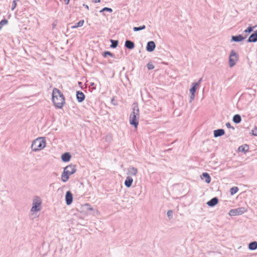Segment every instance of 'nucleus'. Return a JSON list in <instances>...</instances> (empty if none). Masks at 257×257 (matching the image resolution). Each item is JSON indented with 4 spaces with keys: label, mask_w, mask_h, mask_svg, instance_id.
<instances>
[{
    "label": "nucleus",
    "mask_w": 257,
    "mask_h": 257,
    "mask_svg": "<svg viewBox=\"0 0 257 257\" xmlns=\"http://www.w3.org/2000/svg\"><path fill=\"white\" fill-rule=\"evenodd\" d=\"M65 200L67 205H70L73 201V195L70 191H68L65 195Z\"/></svg>",
    "instance_id": "9"
},
{
    "label": "nucleus",
    "mask_w": 257,
    "mask_h": 257,
    "mask_svg": "<svg viewBox=\"0 0 257 257\" xmlns=\"http://www.w3.org/2000/svg\"><path fill=\"white\" fill-rule=\"evenodd\" d=\"M84 20H80V21H79L78 23H76L75 25H73L71 27V28L72 29H76L77 28H78V27H82L83 24H84Z\"/></svg>",
    "instance_id": "22"
},
{
    "label": "nucleus",
    "mask_w": 257,
    "mask_h": 257,
    "mask_svg": "<svg viewBox=\"0 0 257 257\" xmlns=\"http://www.w3.org/2000/svg\"><path fill=\"white\" fill-rule=\"evenodd\" d=\"M238 191V188L237 187H233L230 188V194L233 195L236 193L237 191Z\"/></svg>",
    "instance_id": "26"
},
{
    "label": "nucleus",
    "mask_w": 257,
    "mask_h": 257,
    "mask_svg": "<svg viewBox=\"0 0 257 257\" xmlns=\"http://www.w3.org/2000/svg\"><path fill=\"white\" fill-rule=\"evenodd\" d=\"M202 176L205 179V181L207 183H209L211 181V178L207 173H203Z\"/></svg>",
    "instance_id": "21"
},
{
    "label": "nucleus",
    "mask_w": 257,
    "mask_h": 257,
    "mask_svg": "<svg viewBox=\"0 0 257 257\" xmlns=\"http://www.w3.org/2000/svg\"><path fill=\"white\" fill-rule=\"evenodd\" d=\"M226 126L228 128H231L232 129H234V127L231 126V124L229 122H227L226 123Z\"/></svg>",
    "instance_id": "38"
},
{
    "label": "nucleus",
    "mask_w": 257,
    "mask_h": 257,
    "mask_svg": "<svg viewBox=\"0 0 257 257\" xmlns=\"http://www.w3.org/2000/svg\"><path fill=\"white\" fill-rule=\"evenodd\" d=\"M133 182V178L131 177L130 176H128L127 177H126V179L124 181V185L126 187L129 188L132 186Z\"/></svg>",
    "instance_id": "14"
},
{
    "label": "nucleus",
    "mask_w": 257,
    "mask_h": 257,
    "mask_svg": "<svg viewBox=\"0 0 257 257\" xmlns=\"http://www.w3.org/2000/svg\"><path fill=\"white\" fill-rule=\"evenodd\" d=\"M104 11H108L109 12H111L112 11V9H110V8H104L103 9H102L100 11V13H102Z\"/></svg>",
    "instance_id": "30"
},
{
    "label": "nucleus",
    "mask_w": 257,
    "mask_h": 257,
    "mask_svg": "<svg viewBox=\"0 0 257 257\" xmlns=\"http://www.w3.org/2000/svg\"><path fill=\"white\" fill-rule=\"evenodd\" d=\"M66 4H68L70 0H64Z\"/></svg>",
    "instance_id": "41"
},
{
    "label": "nucleus",
    "mask_w": 257,
    "mask_h": 257,
    "mask_svg": "<svg viewBox=\"0 0 257 257\" xmlns=\"http://www.w3.org/2000/svg\"><path fill=\"white\" fill-rule=\"evenodd\" d=\"M107 56H110L112 57V54L110 52H109L108 51H106V52H105L104 53L103 56L106 57Z\"/></svg>",
    "instance_id": "34"
},
{
    "label": "nucleus",
    "mask_w": 257,
    "mask_h": 257,
    "mask_svg": "<svg viewBox=\"0 0 257 257\" xmlns=\"http://www.w3.org/2000/svg\"><path fill=\"white\" fill-rule=\"evenodd\" d=\"M195 94H191V96L190 97V102H191L194 99Z\"/></svg>",
    "instance_id": "37"
},
{
    "label": "nucleus",
    "mask_w": 257,
    "mask_h": 257,
    "mask_svg": "<svg viewBox=\"0 0 257 257\" xmlns=\"http://www.w3.org/2000/svg\"><path fill=\"white\" fill-rule=\"evenodd\" d=\"M239 56L238 54L234 51L231 50L229 56L228 65L230 68L235 65L238 61Z\"/></svg>",
    "instance_id": "7"
},
{
    "label": "nucleus",
    "mask_w": 257,
    "mask_h": 257,
    "mask_svg": "<svg viewBox=\"0 0 257 257\" xmlns=\"http://www.w3.org/2000/svg\"><path fill=\"white\" fill-rule=\"evenodd\" d=\"M42 199L39 196H35L32 200V205L30 210V215L33 218L38 216L36 213L42 209Z\"/></svg>",
    "instance_id": "2"
},
{
    "label": "nucleus",
    "mask_w": 257,
    "mask_h": 257,
    "mask_svg": "<svg viewBox=\"0 0 257 257\" xmlns=\"http://www.w3.org/2000/svg\"><path fill=\"white\" fill-rule=\"evenodd\" d=\"M138 173V169L134 167H131L128 168L127 174L133 176H136Z\"/></svg>",
    "instance_id": "11"
},
{
    "label": "nucleus",
    "mask_w": 257,
    "mask_h": 257,
    "mask_svg": "<svg viewBox=\"0 0 257 257\" xmlns=\"http://www.w3.org/2000/svg\"><path fill=\"white\" fill-rule=\"evenodd\" d=\"M110 42L111 43V47L112 48H116L118 45V42L117 41H115V40H110Z\"/></svg>",
    "instance_id": "29"
},
{
    "label": "nucleus",
    "mask_w": 257,
    "mask_h": 257,
    "mask_svg": "<svg viewBox=\"0 0 257 257\" xmlns=\"http://www.w3.org/2000/svg\"><path fill=\"white\" fill-rule=\"evenodd\" d=\"M17 6L16 1H13L12 3V10L13 11L16 8Z\"/></svg>",
    "instance_id": "35"
},
{
    "label": "nucleus",
    "mask_w": 257,
    "mask_h": 257,
    "mask_svg": "<svg viewBox=\"0 0 257 257\" xmlns=\"http://www.w3.org/2000/svg\"><path fill=\"white\" fill-rule=\"evenodd\" d=\"M83 7H84L86 9L88 10L89 9V7L87 5H85V4H83Z\"/></svg>",
    "instance_id": "40"
},
{
    "label": "nucleus",
    "mask_w": 257,
    "mask_h": 257,
    "mask_svg": "<svg viewBox=\"0 0 257 257\" xmlns=\"http://www.w3.org/2000/svg\"><path fill=\"white\" fill-rule=\"evenodd\" d=\"M76 171V169L75 165H70L65 167L61 175L62 181L66 182L69 180L70 176L74 174Z\"/></svg>",
    "instance_id": "4"
},
{
    "label": "nucleus",
    "mask_w": 257,
    "mask_h": 257,
    "mask_svg": "<svg viewBox=\"0 0 257 257\" xmlns=\"http://www.w3.org/2000/svg\"><path fill=\"white\" fill-rule=\"evenodd\" d=\"M218 202V199L217 197H214L207 202V204L210 207H213L216 205Z\"/></svg>",
    "instance_id": "12"
},
{
    "label": "nucleus",
    "mask_w": 257,
    "mask_h": 257,
    "mask_svg": "<svg viewBox=\"0 0 257 257\" xmlns=\"http://www.w3.org/2000/svg\"><path fill=\"white\" fill-rule=\"evenodd\" d=\"M241 120L240 116L239 114H235L233 117V121L236 123H239Z\"/></svg>",
    "instance_id": "25"
},
{
    "label": "nucleus",
    "mask_w": 257,
    "mask_h": 257,
    "mask_svg": "<svg viewBox=\"0 0 257 257\" xmlns=\"http://www.w3.org/2000/svg\"><path fill=\"white\" fill-rule=\"evenodd\" d=\"M140 118L139 109L137 104H133V111L130 116V123L134 125L136 128L137 127L139 124V119Z\"/></svg>",
    "instance_id": "3"
},
{
    "label": "nucleus",
    "mask_w": 257,
    "mask_h": 257,
    "mask_svg": "<svg viewBox=\"0 0 257 257\" xmlns=\"http://www.w3.org/2000/svg\"><path fill=\"white\" fill-rule=\"evenodd\" d=\"M252 134L253 136H257V125L252 130Z\"/></svg>",
    "instance_id": "32"
},
{
    "label": "nucleus",
    "mask_w": 257,
    "mask_h": 257,
    "mask_svg": "<svg viewBox=\"0 0 257 257\" xmlns=\"http://www.w3.org/2000/svg\"><path fill=\"white\" fill-rule=\"evenodd\" d=\"M147 68L149 70H152L154 68V66L153 65V64H152L151 63H149L147 64Z\"/></svg>",
    "instance_id": "33"
},
{
    "label": "nucleus",
    "mask_w": 257,
    "mask_h": 257,
    "mask_svg": "<svg viewBox=\"0 0 257 257\" xmlns=\"http://www.w3.org/2000/svg\"><path fill=\"white\" fill-rule=\"evenodd\" d=\"M61 159L64 162H68L71 159V155L69 153H65L62 155Z\"/></svg>",
    "instance_id": "16"
},
{
    "label": "nucleus",
    "mask_w": 257,
    "mask_h": 257,
    "mask_svg": "<svg viewBox=\"0 0 257 257\" xmlns=\"http://www.w3.org/2000/svg\"><path fill=\"white\" fill-rule=\"evenodd\" d=\"M198 87V84H195V83H192V87L189 90L190 93L195 94V91Z\"/></svg>",
    "instance_id": "20"
},
{
    "label": "nucleus",
    "mask_w": 257,
    "mask_h": 257,
    "mask_svg": "<svg viewBox=\"0 0 257 257\" xmlns=\"http://www.w3.org/2000/svg\"><path fill=\"white\" fill-rule=\"evenodd\" d=\"M96 1H97V2H100V0H95V2H96Z\"/></svg>",
    "instance_id": "43"
},
{
    "label": "nucleus",
    "mask_w": 257,
    "mask_h": 257,
    "mask_svg": "<svg viewBox=\"0 0 257 257\" xmlns=\"http://www.w3.org/2000/svg\"><path fill=\"white\" fill-rule=\"evenodd\" d=\"M145 28H146V26L145 25H143L139 27H134L133 30L135 32H136V31H139L144 30Z\"/></svg>",
    "instance_id": "27"
},
{
    "label": "nucleus",
    "mask_w": 257,
    "mask_h": 257,
    "mask_svg": "<svg viewBox=\"0 0 257 257\" xmlns=\"http://www.w3.org/2000/svg\"><path fill=\"white\" fill-rule=\"evenodd\" d=\"M232 40L234 42H240L244 39V38L240 35L232 36Z\"/></svg>",
    "instance_id": "19"
},
{
    "label": "nucleus",
    "mask_w": 257,
    "mask_h": 257,
    "mask_svg": "<svg viewBox=\"0 0 257 257\" xmlns=\"http://www.w3.org/2000/svg\"><path fill=\"white\" fill-rule=\"evenodd\" d=\"M167 215L169 217H172L173 215V211L171 210L168 211Z\"/></svg>",
    "instance_id": "36"
},
{
    "label": "nucleus",
    "mask_w": 257,
    "mask_h": 257,
    "mask_svg": "<svg viewBox=\"0 0 257 257\" xmlns=\"http://www.w3.org/2000/svg\"><path fill=\"white\" fill-rule=\"evenodd\" d=\"M156 47V44L154 41H150L148 42L147 47H146V50L148 52H152L153 51Z\"/></svg>",
    "instance_id": "10"
},
{
    "label": "nucleus",
    "mask_w": 257,
    "mask_h": 257,
    "mask_svg": "<svg viewBox=\"0 0 257 257\" xmlns=\"http://www.w3.org/2000/svg\"><path fill=\"white\" fill-rule=\"evenodd\" d=\"M52 101L55 106L61 108L65 103V99L61 92L57 88H54L52 93Z\"/></svg>",
    "instance_id": "1"
},
{
    "label": "nucleus",
    "mask_w": 257,
    "mask_h": 257,
    "mask_svg": "<svg viewBox=\"0 0 257 257\" xmlns=\"http://www.w3.org/2000/svg\"><path fill=\"white\" fill-rule=\"evenodd\" d=\"M225 132L223 129L214 130L213 132L214 136L215 138L220 137L224 134Z\"/></svg>",
    "instance_id": "15"
},
{
    "label": "nucleus",
    "mask_w": 257,
    "mask_h": 257,
    "mask_svg": "<svg viewBox=\"0 0 257 257\" xmlns=\"http://www.w3.org/2000/svg\"><path fill=\"white\" fill-rule=\"evenodd\" d=\"M76 97L78 101L81 102L84 100L85 95L83 92L80 91H77Z\"/></svg>",
    "instance_id": "13"
},
{
    "label": "nucleus",
    "mask_w": 257,
    "mask_h": 257,
    "mask_svg": "<svg viewBox=\"0 0 257 257\" xmlns=\"http://www.w3.org/2000/svg\"><path fill=\"white\" fill-rule=\"evenodd\" d=\"M257 41V33H254L251 34L248 39L249 42H255Z\"/></svg>",
    "instance_id": "18"
},
{
    "label": "nucleus",
    "mask_w": 257,
    "mask_h": 257,
    "mask_svg": "<svg viewBox=\"0 0 257 257\" xmlns=\"http://www.w3.org/2000/svg\"><path fill=\"white\" fill-rule=\"evenodd\" d=\"M80 210L86 215H92L95 216L99 214V211L97 209L93 208L90 204L87 203L82 205L80 207Z\"/></svg>",
    "instance_id": "6"
},
{
    "label": "nucleus",
    "mask_w": 257,
    "mask_h": 257,
    "mask_svg": "<svg viewBox=\"0 0 257 257\" xmlns=\"http://www.w3.org/2000/svg\"><path fill=\"white\" fill-rule=\"evenodd\" d=\"M125 46L129 49H133L135 47V44L133 42L126 40L125 42Z\"/></svg>",
    "instance_id": "17"
},
{
    "label": "nucleus",
    "mask_w": 257,
    "mask_h": 257,
    "mask_svg": "<svg viewBox=\"0 0 257 257\" xmlns=\"http://www.w3.org/2000/svg\"><path fill=\"white\" fill-rule=\"evenodd\" d=\"M93 2L95 3H99V2H95V0H92Z\"/></svg>",
    "instance_id": "42"
},
{
    "label": "nucleus",
    "mask_w": 257,
    "mask_h": 257,
    "mask_svg": "<svg viewBox=\"0 0 257 257\" xmlns=\"http://www.w3.org/2000/svg\"><path fill=\"white\" fill-rule=\"evenodd\" d=\"M239 152H246L248 150V146L247 145H244L240 146L238 149Z\"/></svg>",
    "instance_id": "23"
},
{
    "label": "nucleus",
    "mask_w": 257,
    "mask_h": 257,
    "mask_svg": "<svg viewBox=\"0 0 257 257\" xmlns=\"http://www.w3.org/2000/svg\"><path fill=\"white\" fill-rule=\"evenodd\" d=\"M8 23V21L5 19L3 20L0 22V30H2V28L4 26L7 25Z\"/></svg>",
    "instance_id": "28"
},
{
    "label": "nucleus",
    "mask_w": 257,
    "mask_h": 257,
    "mask_svg": "<svg viewBox=\"0 0 257 257\" xmlns=\"http://www.w3.org/2000/svg\"><path fill=\"white\" fill-rule=\"evenodd\" d=\"M247 211V209L244 207L231 209L229 212L230 216L240 215Z\"/></svg>",
    "instance_id": "8"
},
{
    "label": "nucleus",
    "mask_w": 257,
    "mask_h": 257,
    "mask_svg": "<svg viewBox=\"0 0 257 257\" xmlns=\"http://www.w3.org/2000/svg\"><path fill=\"white\" fill-rule=\"evenodd\" d=\"M45 139L43 137L38 138L35 139L32 143L31 148L34 152H37L43 150L46 147Z\"/></svg>",
    "instance_id": "5"
},
{
    "label": "nucleus",
    "mask_w": 257,
    "mask_h": 257,
    "mask_svg": "<svg viewBox=\"0 0 257 257\" xmlns=\"http://www.w3.org/2000/svg\"><path fill=\"white\" fill-rule=\"evenodd\" d=\"M202 78H200L199 80V81L197 82V83H195V84H198V86H199L200 84L201 83V81H202Z\"/></svg>",
    "instance_id": "39"
},
{
    "label": "nucleus",
    "mask_w": 257,
    "mask_h": 257,
    "mask_svg": "<svg viewBox=\"0 0 257 257\" xmlns=\"http://www.w3.org/2000/svg\"><path fill=\"white\" fill-rule=\"evenodd\" d=\"M248 248L250 250H255L257 248V242L253 241L249 244Z\"/></svg>",
    "instance_id": "24"
},
{
    "label": "nucleus",
    "mask_w": 257,
    "mask_h": 257,
    "mask_svg": "<svg viewBox=\"0 0 257 257\" xmlns=\"http://www.w3.org/2000/svg\"><path fill=\"white\" fill-rule=\"evenodd\" d=\"M255 27V26L253 27H248L247 28V29H246L244 31V32H245V33H250Z\"/></svg>",
    "instance_id": "31"
}]
</instances>
